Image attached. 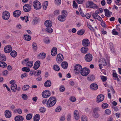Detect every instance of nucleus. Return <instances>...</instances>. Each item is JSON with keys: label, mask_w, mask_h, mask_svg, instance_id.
<instances>
[{"label": "nucleus", "mask_w": 121, "mask_h": 121, "mask_svg": "<svg viewBox=\"0 0 121 121\" xmlns=\"http://www.w3.org/2000/svg\"><path fill=\"white\" fill-rule=\"evenodd\" d=\"M73 8L76 9L78 7V5L76 3V2L74 1L73 2Z\"/></svg>", "instance_id": "52"}, {"label": "nucleus", "mask_w": 121, "mask_h": 121, "mask_svg": "<svg viewBox=\"0 0 121 121\" xmlns=\"http://www.w3.org/2000/svg\"><path fill=\"white\" fill-rule=\"evenodd\" d=\"M82 44L84 46H88L90 45V42L89 40L85 39H83L82 41Z\"/></svg>", "instance_id": "10"}, {"label": "nucleus", "mask_w": 121, "mask_h": 121, "mask_svg": "<svg viewBox=\"0 0 121 121\" xmlns=\"http://www.w3.org/2000/svg\"><path fill=\"white\" fill-rule=\"evenodd\" d=\"M4 50L5 53H9L12 50L11 46L10 45H7L4 47Z\"/></svg>", "instance_id": "9"}, {"label": "nucleus", "mask_w": 121, "mask_h": 121, "mask_svg": "<svg viewBox=\"0 0 121 121\" xmlns=\"http://www.w3.org/2000/svg\"><path fill=\"white\" fill-rule=\"evenodd\" d=\"M101 79L103 82L105 81L107 79V77L104 76H102L101 77Z\"/></svg>", "instance_id": "56"}, {"label": "nucleus", "mask_w": 121, "mask_h": 121, "mask_svg": "<svg viewBox=\"0 0 121 121\" xmlns=\"http://www.w3.org/2000/svg\"><path fill=\"white\" fill-rule=\"evenodd\" d=\"M92 116L95 118H98L100 116V114L98 113H93Z\"/></svg>", "instance_id": "45"}, {"label": "nucleus", "mask_w": 121, "mask_h": 121, "mask_svg": "<svg viewBox=\"0 0 121 121\" xmlns=\"http://www.w3.org/2000/svg\"><path fill=\"white\" fill-rule=\"evenodd\" d=\"M23 38L25 40L29 41L30 40L31 38L30 36L26 35L24 36Z\"/></svg>", "instance_id": "32"}, {"label": "nucleus", "mask_w": 121, "mask_h": 121, "mask_svg": "<svg viewBox=\"0 0 121 121\" xmlns=\"http://www.w3.org/2000/svg\"><path fill=\"white\" fill-rule=\"evenodd\" d=\"M110 88L111 89V91H110L109 90H108V92H111L114 95L115 93L114 90L112 87Z\"/></svg>", "instance_id": "60"}, {"label": "nucleus", "mask_w": 121, "mask_h": 121, "mask_svg": "<svg viewBox=\"0 0 121 121\" xmlns=\"http://www.w3.org/2000/svg\"><path fill=\"white\" fill-rule=\"evenodd\" d=\"M82 121H87L88 119L86 117L85 115L82 116L81 117Z\"/></svg>", "instance_id": "47"}, {"label": "nucleus", "mask_w": 121, "mask_h": 121, "mask_svg": "<svg viewBox=\"0 0 121 121\" xmlns=\"http://www.w3.org/2000/svg\"><path fill=\"white\" fill-rule=\"evenodd\" d=\"M11 88L13 92H15L17 89V85L15 83H13L11 85Z\"/></svg>", "instance_id": "20"}, {"label": "nucleus", "mask_w": 121, "mask_h": 121, "mask_svg": "<svg viewBox=\"0 0 121 121\" xmlns=\"http://www.w3.org/2000/svg\"><path fill=\"white\" fill-rule=\"evenodd\" d=\"M11 56L13 57H15L17 55V52L15 51H13L10 53Z\"/></svg>", "instance_id": "34"}, {"label": "nucleus", "mask_w": 121, "mask_h": 121, "mask_svg": "<svg viewBox=\"0 0 121 121\" xmlns=\"http://www.w3.org/2000/svg\"><path fill=\"white\" fill-rule=\"evenodd\" d=\"M15 111H16L19 114H21L22 113V110L20 109H15Z\"/></svg>", "instance_id": "63"}, {"label": "nucleus", "mask_w": 121, "mask_h": 121, "mask_svg": "<svg viewBox=\"0 0 121 121\" xmlns=\"http://www.w3.org/2000/svg\"><path fill=\"white\" fill-rule=\"evenodd\" d=\"M51 85V82L50 80L47 81L44 84V86L46 87H50Z\"/></svg>", "instance_id": "24"}, {"label": "nucleus", "mask_w": 121, "mask_h": 121, "mask_svg": "<svg viewBox=\"0 0 121 121\" xmlns=\"http://www.w3.org/2000/svg\"><path fill=\"white\" fill-rule=\"evenodd\" d=\"M104 99V95L101 94L100 95H98L97 98L96 102L97 103L101 102Z\"/></svg>", "instance_id": "11"}, {"label": "nucleus", "mask_w": 121, "mask_h": 121, "mask_svg": "<svg viewBox=\"0 0 121 121\" xmlns=\"http://www.w3.org/2000/svg\"><path fill=\"white\" fill-rule=\"evenodd\" d=\"M40 112L42 113H43L45 112L46 109L44 108H41L39 109Z\"/></svg>", "instance_id": "61"}, {"label": "nucleus", "mask_w": 121, "mask_h": 121, "mask_svg": "<svg viewBox=\"0 0 121 121\" xmlns=\"http://www.w3.org/2000/svg\"><path fill=\"white\" fill-rule=\"evenodd\" d=\"M39 21V19L37 18H35L33 19L32 22V24L33 25H35L37 24L38 22V21Z\"/></svg>", "instance_id": "42"}, {"label": "nucleus", "mask_w": 121, "mask_h": 121, "mask_svg": "<svg viewBox=\"0 0 121 121\" xmlns=\"http://www.w3.org/2000/svg\"><path fill=\"white\" fill-rule=\"evenodd\" d=\"M64 57L63 55L60 53L58 54L57 56L56 61L57 63H60L63 61Z\"/></svg>", "instance_id": "5"}, {"label": "nucleus", "mask_w": 121, "mask_h": 121, "mask_svg": "<svg viewBox=\"0 0 121 121\" xmlns=\"http://www.w3.org/2000/svg\"><path fill=\"white\" fill-rule=\"evenodd\" d=\"M50 92L48 90H46L42 93L43 97V98H47L49 97L50 95Z\"/></svg>", "instance_id": "8"}, {"label": "nucleus", "mask_w": 121, "mask_h": 121, "mask_svg": "<svg viewBox=\"0 0 121 121\" xmlns=\"http://www.w3.org/2000/svg\"><path fill=\"white\" fill-rule=\"evenodd\" d=\"M92 16L94 18L96 19L99 21L101 22H103L102 19L98 14H92Z\"/></svg>", "instance_id": "16"}, {"label": "nucleus", "mask_w": 121, "mask_h": 121, "mask_svg": "<svg viewBox=\"0 0 121 121\" xmlns=\"http://www.w3.org/2000/svg\"><path fill=\"white\" fill-rule=\"evenodd\" d=\"M30 86L28 85H25L22 87V90L23 91H26L29 88Z\"/></svg>", "instance_id": "35"}, {"label": "nucleus", "mask_w": 121, "mask_h": 121, "mask_svg": "<svg viewBox=\"0 0 121 121\" xmlns=\"http://www.w3.org/2000/svg\"><path fill=\"white\" fill-rule=\"evenodd\" d=\"M23 11L26 12L30 11L31 9V5L28 4H26L24 5L23 7Z\"/></svg>", "instance_id": "6"}, {"label": "nucleus", "mask_w": 121, "mask_h": 121, "mask_svg": "<svg viewBox=\"0 0 121 121\" xmlns=\"http://www.w3.org/2000/svg\"><path fill=\"white\" fill-rule=\"evenodd\" d=\"M7 66V65L5 62L0 61V67L3 68H5Z\"/></svg>", "instance_id": "39"}, {"label": "nucleus", "mask_w": 121, "mask_h": 121, "mask_svg": "<svg viewBox=\"0 0 121 121\" xmlns=\"http://www.w3.org/2000/svg\"><path fill=\"white\" fill-rule=\"evenodd\" d=\"M71 115L70 114H69L67 116V121H70L71 118Z\"/></svg>", "instance_id": "59"}, {"label": "nucleus", "mask_w": 121, "mask_h": 121, "mask_svg": "<svg viewBox=\"0 0 121 121\" xmlns=\"http://www.w3.org/2000/svg\"><path fill=\"white\" fill-rule=\"evenodd\" d=\"M61 65L63 68L66 69L68 66V63L64 61L61 63Z\"/></svg>", "instance_id": "28"}, {"label": "nucleus", "mask_w": 121, "mask_h": 121, "mask_svg": "<svg viewBox=\"0 0 121 121\" xmlns=\"http://www.w3.org/2000/svg\"><path fill=\"white\" fill-rule=\"evenodd\" d=\"M46 54L44 53H41L38 55V57L40 59H43L45 58L46 56Z\"/></svg>", "instance_id": "26"}, {"label": "nucleus", "mask_w": 121, "mask_h": 121, "mask_svg": "<svg viewBox=\"0 0 121 121\" xmlns=\"http://www.w3.org/2000/svg\"><path fill=\"white\" fill-rule=\"evenodd\" d=\"M41 73V71L40 70H38L36 72H35L34 75L35 76H37L40 74Z\"/></svg>", "instance_id": "49"}, {"label": "nucleus", "mask_w": 121, "mask_h": 121, "mask_svg": "<svg viewBox=\"0 0 121 121\" xmlns=\"http://www.w3.org/2000/svg\"><path fill=\"white\" fill-rule=\"evenodd\" d=\"M45 25L47 27H50L52 26V22L49 20L46 21L45 22Z\"/></svg>", "instance_id": "25"}, {"label": "nucleus", "mask_w": 121, "mask_h": 121, "mask_svg": "<svg viewBox=\"0 0 121 121\" xmlns=\"http://www.w3.org/2000/svg\"><path fill=\"white\" fill-rule=\"evenodd\" d=\"M34 8L36 10L39 9L41 7V5L40 3L38 1L35 0L33 3Z\"/></svg>", "instance_id": "4"}, {"label": "nucleus", "mask_w": 121, "mask_h": 121, "mask_svg": "<svg viewBox=\"0 0 121 121\" xmlns=\"http://www.w3.org/2000/svg\"><path fill=\"white\" fill-rule=\"evenodd\" d=\"M57 49L56 48H53L51 52V54L52 56H56L57 54Z\"/></svg>", "instance_id": "17"}, {"label": "nucleus", "mask_w": 121, "mask_h": 121, "mask_svg": "<svg viewBox=\"0 0 121 121\" xmlns=\"http://www.w3.org/2000/svg\"><path fill=\"white\" fill-rule=\"evenodd\" d=\"M53 68L56 71H58L60 70L59 67L57 65H54L53 66Z\"/></svg>", "instance_id": "40"}, {"label": "nucleus", "mask_w": 121, "mask_h": 121, "mask_svg": "<svg viewBox=\"0 0 121 121\" xmlns=\"http://www.w3.org/2000/svg\"><path fill=\"white\" fill-rule=\"evenodd\" d=\"M100 110L99 107H96L94 109L93 111V113H98V112L100 111Z\"/></svg>", "instance_id": "36"}, {"label": "nucleus", "mask_w": 121, "mask_h": 121, "mask_svg": "<svg viewBox=\"0 0 121 121\" xmlns=\"http://www.w3.org/2000/svg\"><path fill=\"white\" fill-rule=\"evenodd\" d=\"M85 30L84 29H81L80 30L77 32V34L79 35H82L84 33Z\"/></svg>", "instance_id": "43"}, {"label": "nucleus", "mask_w": 121, "mask_h": 121, "mask_svg": "<svg viewBox=\"0 0 121 121\" xmlns=\"http://www.w3.org/2000/svg\"><path fill=\"white\" fill-rule=\"evenodd\" d=\"M87 8H91V2L90 1H88L87 2L86 4Z\"/></svg>", "instance_id": "54"}, {"label": "nucleus", "mask_w": 121, "mask_h": 121, "mask_svg": "<svg viewBox=\"0 0 121 121\" xmlns=\"http://www.w3.org/2000/svg\"><path fill=\"white\" fill-rule=\"evenodd\" d=\"M33 65V62L32 61H28L26 64V66L30 68L32 67Z\"/></svg>", "instance_id": "30"}, {"label": "nucleus", "mask_w": 121, "mask_h": 121, "mask_svg": "<svg viewBox=\"0 0 121 121\" xmlns=\"http://www.w3.org/2000/svg\"><path fill=\"white\" fill-rule=\"evenodd\" d=\"M55 2L56 4L59 5L61 3V0H55Z\"/></svg>", "instance_id": "57"}, {"label": "nucleus", "mask_w": 121, "mask_h": 121, "mask_svg": "<svg viewBox=\"0 0 121 121\" xmlns=\"http://www.w3.org/2000/svg\"><path fill=\"white\" fill-rule=\"evenodd\" d=\"M32 117V114L30 113L28 114L26 116V119L27 120H29L31 119Z\"/></svg>", "instance_id": "41"}, {"label": "nucleus", "mask_w": 121, "mask_h": 121, "mask_svg": "<svg viewBox=\"0 0 121 121\" xmlns=\"http://www.w3.org/2000/svg\"><path fill=\"white\" fill-rule=\"evenodd\" d=\"M112 75L113 77L114 78L113 79L114 80H117L118 81L119 78L117 76V74L116 73L114 72L113 73Z\"/></svg>", "instance_id": "44"}, {"label": "nucleus", "mask_w": 121, "mask_h": 121, "mask_svg": "<svg viewBox=\"0 0 121 121\" xmlns=\"http://www.w3.org/2000/svg\"><path fill=\"white\" fill-rule=\"evenodd\" d=\"M22 70L23 71H25L26 72H28L30 71V69L27 67H24L22 68Z\"/></svg>", "instance_id": "46"}, {"label": "nucleus", "mask_w": 121, "mask_h": 121, "mask_svg": "<svg viewBox=\"0 0 121 121\" xmlns=\"http://www.w3.org/2000/svg\"><path fill=\"white\" fill-rule=\"evenodd\" d=\"M112 33L113 35H117L118 34V32L115 30L114 29L112 30Z\"/></svg>", "instance_id": "62"}, {"label": "nucleus", "mask_w": 121, "mask_h": 121, "mask_svg": "<svg viewBox=\"0 0 121 121\" xmlns=\"http://www.w3.org/2000/svg\"><path fill=\"white\" fill-rule=\"evenodd\" d=\"M108 104L107 103H104L102 104L101 107L105 109L108 108Z\"/></svg>", "instance_id": "48"}, {"label": "nucleus", "mask_w": 121, "mask_h": 121, "mask_svg": "<svg viewBox=\"0 0 121 121\" xmlns=\"http://www.w3.org/2000/svg\"><path fill=\"white\" fill-rule=\"evenodd\" d=\"M104 11L105 13V15L106 16L108 17H110L112 14V13L110 12L107 9H104Z\"/></svg>", "instance_id": "15"}, {"label": "nucleus", "mask_w": 121, "mask_h": 121, "mask_svg": "<svg viewBox=\"0 0 121 121\" xmlns=\"http://www.w3.org/2000/svg\"><path fill=\"white\" fill-rule=\"evenodd\" d=\"M66 16H64V15H60L58 17V19L60 21L63 22L65 20Z\"/></svg>", "instance_id": "22"}, {"label": "nucleus", "mask_w": 121, "mask_h": 121, "mask_svg": "<svg viewBox=\"0 0 121 121\" xmlns=\"http://www.w3.org/2000/svg\"><path fill=\"white\" fill-rule=\"evenodd\" d=\"M40 63L39 61L38 60L36 61L34 66V69L35 70L37 69L40 66Z\"/></svg>", "instance_id": "13"}, {"label": "nucleus", "mask_w": 121, "mask_h": 121, "mask_svg": "<svg viewBox=\"0 0 121 121\" xmlns=\"http://www.w3.org/2000/svg\"><path fill=\"white\" fill-rule=\"evenodd\" d=\"M21 13V12L19 10L15 11L13 13V15L14 17H18L19 16Z\"/></svg>", "instance_id": "19"}, {"label": "nucleus", "mask_w": 121, "mask_h": 121, "mask_svg": "<svg viewBox=\"0 0 121 121\" xmlns=\"http://www.w3.org/2000/svg\"><path fill=\"white\" fill-rule=\"evenodd\" d=\"M98 86L97 84L95 83L91 84V89L92 90H96L98 88Z\"/></svg>", "instance_id": "23"}, {"label": "nucleus", "mask_w": 121, "mask_h": 121, "mask_svg": "<svg viewBox=\"0 0 121 121\" xmlns=\"http://www.w3.org/2000/svg\"><path fill=\"white\" fill-rule=\"evenodd\" d=\"M82 66L79 64L76 65L74 67V73L76 74H78L82 70Z\"/></svg>", "instance_id": "2"}, {"label": "nucleus", "mask_w": 121, "mask_h": 121, "mask_svg": "<svg viewBox=\"0 0 121 121\" xmlns=\"http://www.w3.org/2000/svg\"><path fill=\"white\" fill-rule=\"evenodd\" d=\"M29 60V59L28 58H27L24 60L22 62V64L24 65L26 64V61H28Z\"/></svg>", "instance_id": "64"}, {"label": "nucleus", "mask_w": 121, "mask_h": 121, "mask_svg": "<svg viewBox=\"0 0 121 121\" xmlns=\"http://www.w3.org/2000/svg\"><path fill=\"white\" fill-rule=\"evenodd\" d=\"M10 17L9 13L7 11L4 12L3 13V19L7 20Z\"/></svg>", "instance_id": "7"}, {"label": "nucleus", "mask_w": 121, "mask_h": 121, "mask_svg": "<svg viewBox=\"0 0 121 121\" xmlns=\"http://www.w3.org/2000/svg\"><path fill=\"white\" fill-rule=\"evenodd\" d=\"M56 102V100L55 97H51L47 101V105L48 108L52 107L55 105Z\"/></svg>", "instance_id": "1"}, {"label": "nucleus", "mask_w": 121, "mask_h": 121, "mask_svg": "<svg viewBox=\"0 0 121 121\" xmlns=\"http://www.w3.org/2000/svg\"><path fill=\"white\" fill-rule=\"evenodd\" d=\"M105 113L107 115H110L111 112V111L108 109H107L105 111Z\"/></svg>", "instance_id": "58"}, {"label": "nucleus", "mask_w": 121, "mask_h": 121, "mask_svg": "<svg viewBox=\"0 0 121 121\" xmlns=\"http://www.w3.org/2000/svg\"><path fill=\"white\" fill-rule=\"evenodd\" d=\"M65 88L63 86H60L59 90L61 92H63L65 90Z\"/></svg>", "instance_id": "55"}, {"label": "nucleus", "mask_w": 121, "mask_h": 121, "mask_svg": "<svg viewBox=\"0 0 121 121\" xmlns=\"http://www.w3.org/2000/svg\"><path fill=\"white\" fill-rule=\"evenodd\" d=\"M102 62H101L103 66H106L107 65V63L104 59H102Z\"/></svg>", "instance_id": "51"}, {"label": "nucleus", "mask_w": 121, "mask_h": 121, "mask_svg": "<svg viewBox=\"0 0 121 121\" xmlns=\"http://www.w3.org/2000/svg\"><path fill=\"white\" fill-rule=\"evenodd\" d=\"M32 48L34 51H36L37 50L38 47L37 44L34 42L32 43Z\"/></svg>", "instance_id": "27"}, {"label": "nucleus", "mask_w": 121, "mask_h": 121, "mask_svg": "<svg viewBox=\"0 0 121 121\" xmlns=\"http://www.w3.org/2000/svg\"><path fill=\"white\" fill-rule=\"evenodd\" d=\"M5 116L7 118L10 117L11 116V114L9 110H7L5 112Z\"/></svg>", "instance_id": "21"}, {"label": "nucleus", "mask_w": 121, "mask_h": 121, "mask_svg": "<svg viewBox=\"0 0 121 121\" xmlns=\"http://www.w3.org/2000/svg\"><path fill=\"white\" fill-rule=\"evenodd\" d=\"M48 4V2L47 1H45L43 4V8L44 9L46 10Z\"/></svg>", "instance_id": "37"}, {"label": "nucleus", "mask_w": 121, "mask_h": 121, "mask_svg": "<svg viewBox=\"0 0 121 121\" xmlns=\"http://www.w3.org/2000/svg\"><path fill=\"white\" fill-rule=\"evenodd\" d=\"M40 118V116L39 114H37L34 117V121H38L39 120Z\"/></svg>", "instance_id": "31"}, {"label": "nucleus", "mask_w": 121, "mask_h": 121, "mask_svg": "<svg viewBox=\"0 0 121 121\" xmlns=\"http://www.w3.org/2000/svg\"><path fill=\"white\" fill-rule=\"evenodd\" d=\"M46 30L48 33H51L53 32L52 29L50 27L47 28Z\"/></svg>", "instance_id": "38"}, {"label": "nucleus", "mask_w": 121, "mask_h": 121, "mask_svg": "<svg viewBox=\"0 0 121 121\" xmlns=\"http://www.w3.org/2000/svg\"><path fill=\"white\" fill-rule=\"evenodd\" d=\"M73 113L74 119L77 120H78L79 118L78 111L77 110H75L74 112Z\"/></svg>", "instance_id": "12"}, {"label": "nucleus", "mask_w": 121, "mask_h": 121, "mask_svg": "<svg viewBox=\"0 0 121 121\" xmlns=\"http://www.w3.org/2000/svg\"><path fill=\"white\" fill-rule=\"evenodd\" d=\"M97 7L96 4H94L93 2H91V8L94 9L96 8Z\"/></svg>", "instance_id": "53"}, {"label": "nucleus", "mask_w": 121, "mask_h": 121, "mask_svg": "<svg viewBox=\"0 0 121 121\" xmlns=\"http://www.w3.org/2000/svg\"><path fill=\"white\" fill-rule=\"evenodd\" d=\"M90 70L88 68L85 67L83 68L81 71V75L83 76H86L90 73Z\"/></svg>", "instance_id": "3"}, {"label": "nucleus", "mask_w": 121, "mask_h": 121, "mask_svg": "<svg viewBox=\"0 0 121 121\" xmlns=\"http://www.w3.org/2000/svg\"><path fill=\"white\" fill-rule=\"evenodd\" d=\"M6 56L4 55H1L0 56V60L2 61H5L6 60Z\"/></svg>", "instance_id": "33"}, {"label": "nucleus", "mask_w": 121, "mask_h": 121, "mask_svg": "<svg viewBox=\"0 0 121 121\" xmlns=\"http://www.w3.org/2000/svg\"><path fill=\"white\" fill-rule=\"evenodd\" d=\"M24 119V117L20 115L17 116L14 118V120L15 121H23Z\"/></svg>", "instance_id": "18"}, {"label": "nucleus", "mask_w": 121, "mask_h": 121, "mask_svg": "<svg viewBox=\"0 0 121 121\" xmlns=\"http://www.w3.org/2000/svg\"><path fill=\"white\" fill-rule=\"evenodd\" d=\"M85 59L86 61L89 62L91 61V54L88 53L85 55Z\"/></svg>", "instance_id": "14"}, {"label": "nucleus", "mask_w": 121, "mask_h": 121, "mask_svg": "<svg viewBox=\"0 0 121 121\" xmlns=\"http://www.w3.org/2000/svg\"><path fill=\"white\" fill-rule=\"evenodd\" d=\"M88 50V49L87 48L85 47L82 48L81 49V52L82 53L86 54V53L87 51Z\"/></svg>", "instance_id": "29"}, {"label": "nucleus", "mask_w": 121, "mask_h": 121, "mask_svg": "<svg viewBox=\"0 0 121 121\" xmlns=\"http://www.w3.org/2000/svg\"><path fill=\"white\" fill-rule=\"evenodd\" d=\"M22 99L24 100H26L28 98V96L26 95L23 94L22 95Z\"/></svg>", "instance_id": "50"}]
</instances>
